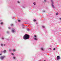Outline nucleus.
Returning a JSON list of instances; mask_svg holds the SVG:
<instances>
[{
  "label": "nucleus",
  "instance_id": "obj_15",
  "mask_svg": "<svg viewBox=\"0 0 61 61\" xmlns=\"http://www.w3.org/2000/svg\"><path fill=\"white\" fill-rule=\"evenodd\" d=\"M34 37H36V35H35Z\"/></svg>",
  "mask_w": 61,
  "mask_h": 61
},
{
  "label": "nucleus",
  "instance_id": "obj_6",
  "mask_svg": "<svg viewBox=\"0 0 61 61\" xmlns=\"http://www.w3.org/2000/svg\"><path fill=\"white\" fill-rule=\"evenodd\" d=\"M52 6H53V8H55V6H54V5H53V4H52Z\"/></svg>",
  "mask_w": 61,
  "mask_h": 61
},
{
  "label": "nucleus",
  "instance_id": "obj_7",
  "mask_svg": "<svg viewBox=\"0 0 61 61\" xmlns=\"http://www.w3.org/2000/svg\"><path fill=\"white\" fill-rule=\"evenodd\" d=\"M34 40H37V38H35L34 39Z\"/></svg>",
  "mask_w": 61,
  "mask_h": 61
},
{
  "label": "nucleus",
  "instance_id": "obj_14",
  "mask_svg": "<svg viewBox=\"0 0 61 61\" xmlns=\"http://www.w3.org/2000/svg\"><path fill=\"white\" fill-rule=\"evenodd\" d=\"M33 21H34V22H35L36 21V20L35 19H34L33 20Z\"/></svg>",
  "mask_w": 61,
  "mask_h": 61
},
{
  "label": "nucleus",
  "instance_id": "obj_5",
  "mask_svg": "<svg viewBox=\"0 0 61 61\" xmlns=\"http://www.w3.org/2000/svg\"><path fill=\"white\" fill-rule=\"evenodd\" d=\"M6 50H4V51H3V53H6Z\"/></svg>",
  "mask_w": 61,
  "mask_h": 61
},
{
  "label": "nucleus",
  "instance_id": "obj_13",
  "mask_svg": "<svg viewBox=\"0 0 61 61\" xmlns=\"http://www.w3.org/2000/svg\"><path fill=\"white\" fill-rule=\"evenodd\" d=\"M12 51H15V49H14Z\"/></svg>",
  "mask_w": 61,
  "mask_h": 61
},
{
  "label": "nucleus",
  "instance_id": "obj_26",
  "mask_svg": "<svg viewBox=\"0 0 61 61\" xmlns=\"http://www.w3.org/2000/svg\"><path fill=\"white\" fill-rule=\"evenodd\" d=\"M44 2H46V0H44Z\"/></svg>",
  "mask_w": 61,
  "mask_h": 61
},
{
  "label": "nucleus",
  "instance_id": "obj_12",
  "mask_svg": "<svg viewBox=\"0 0 61 61\" xmlns=\"http://www.w3.org/2000/svg\"><path fill=\"white\" fill-rule=\"evenodd\" d=\"M8 28L9 29H10V28H11L10 27H8Z\"/></svg>",
  "mask_w": 61,
  "mask_h": 61
},
{
  "label": "nucleus",
  "instance_id": "obj_16",
  "mask_svg": "<svg viewBox=\"0 0 61 61\" xmlns=\"http://www.w3.org/2000/svg\"><path fill=\"white\" fill-rule=\"evenodd\" d=\"M42 27H43V28H45V26H42Z\"/></svg>",
  "mask_w": 61,
  "mask_h": 61
},
{
  "label": "nucleus",
  "instance_id": "obj_18",
  "mask_svg": "<svg viewBox=\"0 0 61 61\" xmlns=\"http://www.w3.org/2000/svg\"><path fill=\"white\" fill-rule=\"evenodd\" d=\"M58 15V13H57L56 14V15Z\"/></svg>",
  "mask_w": 61,
  "mask_h": 61
},
{
  "label": "nucleus",
  "instance_id": "obj_11",
  "mask_svg": "<svg viewBox=\"0 0 61 61\" xmlns=\"http://www.w3.org/2000/svg\"><path fill=\"white\" fill-rule=\"evenodd\" d=\"M33 4H34V5H36V3H34Z\"/></svg>",
  "mask_w": 61,
  "mask_h": 61
},
{
  "label": "nucleus",
  "instance_id": "obj_25",
  "mask_svg": "<svg viewBox=\"0 0 61 61\" xmlns=\"http://www.w3.org/2000/svg\"><path fill=\"white\" fill-rule=\"evenodd\" d=\"M13 58H14V59H15V57H13Z\"/></svg>",
  "mask_w": 61,
  "mask_h": 61
},
{
  "label": "nucleus",
  "instance_id": "obj_19",
  "mask_svg": "<svg viewBox=\"0 0 61 61\" xmlns=\"http://www.w3.org/2000/svg\"><path fill=\"white\" fill-rule=\"evenodd\" d=\"M11 26H12V25H13V24H11Z\"/></svg>",
  "mask_w": 61,
  "mask_h": 61
},
{
  "label": "nucleus",
  "instance_id": "obj_29",
  "mask_svg": "<svg viewBox=\"0 0 61 61\" xmlns=\"http://www.w3.org/2000/svg\"><path fill=\"white\" fill-rule=\"evenodd\" d=\"M51 2H52V3H53V1L51 0Z\"/></svg>",
  "mask_w": 61,
  "mask_h": 61
},
{
  "label": "nucleus",
  "instance_id": "obj_22",
  "mask_svg": "<svg viewBox=\"0 0 61 61\" xmlns=\"http://www.w3.org/2000/svg\"><path fill=\"white\" fill-rule=\"evenodd\" d=\"M18 22H20V20H18Z\"/></svg>",
  "mask_w": 61,
  "mask_h": 61
},
{
  "label": "nucleus",
  "instance_id": "obj_20",
  "mask_svg": "<svg viewBox=\"0 0 61 61\" xmlns=\"http://www.w3.org/2000/svg\"><path fill=\"white\" fill-rule=\"evenodd\" d=\"M1 46H3V44H1Z\"/></svg>",
  "mask_w": 61,
  "mask_h": 61
},
{
  "label": "nucleus",
  "instance_id": "obj_2",
  "mask_svg": "<svg viewBox=\"0 0 61 61\" xmlns=\"http://www.w3.org/2000/svg\"><path fill=\"white\" fill-rule=\"evenodd\" d=\"M57 60H58L59 59H61V58H60V56H58L57 57Z\"/></svg>",
  "mask_w": 61,
  "mask_h": 61
},
{
  "label": "nucleus",
  "instance_id": "obj_33",
  "mask_svg": "<svg viewBox=\"0 0 61 61\" xmlns=\"http://www.w3.org/2000/svg\"><path fill=\"white\" fill-rule=\"evenodd\" d=\"M44 61H45V60H44Z\"/></svg>",
  "mask_w": 61,
  "mask_h": 61
},
{
  "label": "nucleus",
  "instance_id": "obj_27",
  "mask_svg": "<svg viewBox=\"0 0 61 61\" xmlns=\"http://www.w3.org/2000/svg\"><path fill=\"white\" fill-rule=\"evenodd\" d=\"M5 44H4V46H5Z\"/></svg>",
  "mask_w": 61,
  "mask_h": 61
},
{
  "label": "nucleus",
  "instance_id": "obj_30",
  "mask_svg": "<svg viewBox=\"0 0 61 61\" xmlns=\"http://www.w3.org/2000/svg\"><path fill=\"white\" fill-rule=\"evenodd\" d=\"M2 39H4V38H2Z\"/></svg>",
  "mask_w": 61,
  "mask_h": 61
},
{
  "label": "nucleus",
  "instance_id": "obj_31",
  "mask_svg": "<svg viewBox=\"0 0 61 61\" xmlns=\"http://www.w3.org/2000/svg\"><path fill=\"white\" fill-rule=\"evenodd\" d=\"M1 52H3V51H1Z\"/></svg>",
  "mask_w": 61,
  "mask_h": 61
},
{
  "label": "nucleus",
  "instance_id": "obj_9",
  "mask_svg": "<svg viewBox=\"0 0 61 61\" xmlns=\"http://www.w3.org/2000/svg\"><path fill=\"white\" fill-rule=\"evenodd\" d=\"M41 49L42 50H43V48H41Z\"/></svg>",
  "mask_w": 61,
  "mask_h": 61
},
{
  "label": "nucleus",
  "instance_id": "obj_1",
  "mask_svg": "<svg viewBox=\"0 0 61 61\" xmlns=\"http://www.w3.org/2000/svg\"><path fill=\"white\" fill-rule=\"evenodd\" d=\"M23 38L25 40L28 39L29 38V36L27 34H25L23 36Z\"/></svg>",
  "mask_w": 61,
  "mask_h": 61
},
{
  "label": "nucleus",
  "instance_id": "obj_8",
  "mask_svg": "<svg viewBox=\"0 0 61 61\" xmlns=\"http://www.w3.org/2000/svg\"><path fill=\"white\" fill-rule=\"evenodd\" d=\"M9 51H12V50H11V49H9Z\"/></svg>",
  "mask_w": 61,
  "mask_h": 61
},
{
  "label": "nucleus",
  "instance_id": "obj_21",
  "mask_svg": "<svg viewBox=\"0 0 61 61\" xmlns=\"http://www.w3.org/2000/svg\"><path fill=\"white\" fill-rule=\"evenodd\" d=\"M11 55H13H13H14V54L13 53H12L11 54Z\"/></svg>",
  "mask_w": 61,
  "mask_h": 61
},
{
  "label": "nucleus",
  "instance_id": "obj_17",
  "mask_svg": "<svg viewBox=\"0 0 61 61\" xmlns=\"http://www.w3.org/2000/svg\"><path fill=\"white\" fill-rule=\"evenodd\" d=\"M56 49H55V48H54L53 49V50H55Z\"/></svg>",
  "mask_w": 61,
  "mask_h": 61
},
{
  "label": "nucleus",
  "instance_id": "obj_32",
  "mask_svg": "<svg viewBox=\"0 0 61 61\" xmlns=\"http://www.w3.org/2000/svg\"><path fill=\"white\" fill-rule=\"evenodd\" d=\"M50 49H51V48H50Z\"/></svg>",
  "mask_w": 61,
  "mask_h": 61
},
{
  "label": "nucleus",
  "instance_id": "obj_28",
  "mask_svg": "<svg viewBox=\"0 0 61 61\" xmlns=\"http://www.w3.org/2000/svg\"><path fill=\"white\" fill-rule=\"evenodd\" d=\"M2 55V54H0V55Z\"/></svg>",
  "mask_w": 61,
  "mask_h": 61
},
{
  "label": "nucleus",
  "instance_id": "obj_10",
  "mask_svg": "<svg viewBox=\"0 0 61 61\" xmlns=\"http://www.w3.org/2000/svg\"><path fill=\"white\" fill-rule=\"evenodd\" d=\"M3 24V22H2L1 23H0V24L1 25H2V24Z\"/></svg>",
  "mask_w": 61,
  "mask_h": 61
},
{
  "label": "nucleus",
  "instance_id": "obj_23",
  "mask_svg": "<svg viewBox=\"0 0 61 61\" xmlns=\"http://www.w3.org/2000/svg\"><path fill=\"white\" fill-rule=\"evenodd\" d=\"M59 19H60V20H61V18H60Z\"/></svg>",
  "mask_w": 61,
  "mask_h": 61
},
{
  "label": "nucleus",
  "instance_id": "obj_24",
  "mask_svg": "<svg viewBox=\"0 0 61 61\" xmlns=\"http://www.w3.org/2000/svg\"><path fill=\"white\" fill-rule=\"evenodd\" d=\"M18 3H19V1H17Z\"/></svg>",
  "mask_w": 61,
  "mask_h": 61
},
{
  "label": "nucleus",
  "instance_id": "obj_4",
  "mask_svg": "<svg viewBox=\"0 0 61 61\" xmlns=\"http://www.w3.org/2000/svg\"><path fill=\"white\" fill-rule=\"evenodd\" d=\"M12 32H15V29H12Z\"/></svg>",
  "mask_w": 61,
  "mask_h": 61
},
{
  "label": "nucleus",
  "instance_id": "obj_3",
  "mask_svg": "<svg viewBox=\"0 0 61 61\" xmlns=\"http://www.w3.org/2000/svg\"><path fill=\"white\" fill-rule=\"evenodd\" d=\"M5 57V56H2L0 57V59L1 60L3 59Z\"/></svg>",
  "mask_w": 61,
  "mask_h": 61
}]
</instances>
